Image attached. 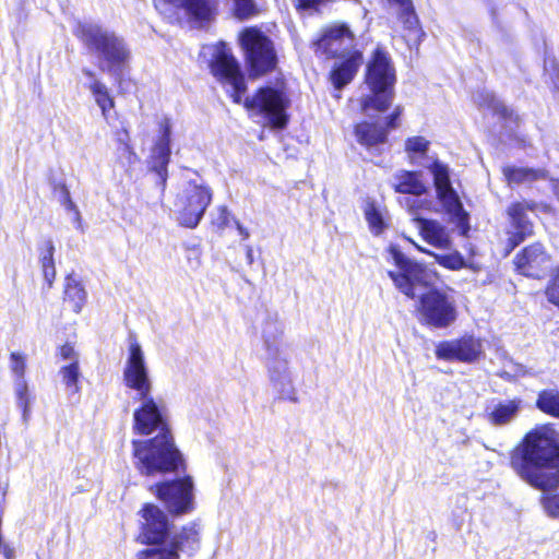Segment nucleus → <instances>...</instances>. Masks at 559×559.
<instances>
[{"label":"nucleus","instance_id":"nucleus-1","mask_svg":"<svg viewBox=\"0 0 559 559\" xmlns=\"http://www.w3.org/2000/svg\"><path fill=\"white\" fill-rule=\"evenodd\" d=\"M122 376L124 385L134 391L132 399L140 402V406L133 413V430L143 436L159 431L155 438L133 440L135 466L141 474L147 476L177 469L182 463V457L166 424V406L162 397L155 399L152 394L153 382L144 353L132 337Z\"/></svg>","mask_w":559,"mask_h":559},{"label":"nucleus","instance_id":"nucleus-2","mask_svg":"<svg viewBox=\"0 0 559 559\" xmlns=\"http://www.w3.org/2000/svg\"><path fill=\"white\" fill-rule=\"evenodd\" d=\"M512 469L528 485L542 489L559 486V432L545 425L526 433L512 451Z\"/></svg>","mask_w":559,"mask_h":559},{"label":"nucleus","instance_id":"nucleus-3","mask_svg":"<svg viewBox=\"0 0 559 559\" xmlns=\"http://www.w3.org/2000/svg\"><path fill=\"white\" fill-rule=\"evenodd\" d=\"M76 37L99 59V68L116 80L122 76L131 59V50L116 32L94 22H80L74 32Z\"/></svg>","mask_w":559,"mask_h":559},{"label":"nucleus","instance_id":"nucleus-4","mask_svg":"<svg viewBox=\"0 0 559 559\" xmlns=\"http://www.w3.org/2000/svg\"><path fill=\"white\" fill-rule=\"evenodd\" d=\"M395 81V70L388 53L377 49L367 64L366 84L370 94L362 98V111H385L393 100Z\"/></svg>","mask_w":559,"mask_h":559},{"label":"nucleus","instance_id":"nucleus-5","mask_svg":"<svg viewBox=\"0 0 559 559\" xmlns=\"http://www.w3.org/2000/svg\"><path fill=\"white\" fill-rule=\"evenodd\" d=\"M389 252L397 267L396 271H388L395 288L411 299L420 297L430 284L428 270L407 258L396 246H390Z\"/></svg>","mask_w":559,"mask_h":559},{"label":"nucleus","instance_id":"nucleus-6","mask_svg":"<svg viewBox=\"0 0 559 559\" xmlns=\"http://www.w3.org/2000/svg\"><path fill=\"white\" fill-rule=\"evenodd\" d=\"M213 192L210 187L195 180L188 181L175 202L179 225L195 228L211 204Z\"/></svg>","mask_w":559,"mask_h":559},{"label":"nucleus","instance_id":"nucleus-7","mask_svg":"<svg viewBox=\"0 0 559 559\" xmlns=\"http://www.w3.org/2000/svg\"><path fill=\"white\" fill-rule=\"evenodd\" d=\"M210 67L216 80L227 87V92L236 104H240L241 97L246 92L245 76L240 70L239 62L225 43H219L213 48Z\"/></svg>","mask_w":559,"mask_h":559},{"label":"nucleus","instance_id":"nucleus-8","mask_svg":"<svg viewBox=\"0 0 559 559\" xmlns=\"http://www.w3.org/2000/svg\"><path fill=\"white\" fill-rule=\"evenodd\" d=\"M240 41L250 75L259 76L275 68L277 56L273 43L262 32L248 28L241 34Z\"/></svg>","mask_w":559,"mask_h":559},{"label":"nucleus","instance_id":"nucleus-9","mask_svg":"<svg viewBox=\"0 0 559 559\" xmlns=\"http://www.w3.org/2000/svg\"><path fill=\"white\" fill-rule=\"evenodd\" d=\"M418 312L424 323L436 329L452 325L457 317L453 297L440 289H430L420 295Z\"/></svg>","mask_w":559,"mask_h":559},{"label":"nucleus","instance_id":"nucleus-10","mask_svg":"<svg viewBox=\"0 0 559 559\" xmlns=\"http://www.w3.org/2000/svg\"><path fill=\"white\" fill-rule=\"evenodd\" d=\"M427 168L433 176V183L439 200L445 211L455 219L461 234L466 235L469 229L468 214L464 211L460 198L451 185L448 166L436 159Z\"/></svg>","mask_w":559,"mask_h":559},{"label":"nucleus","instance_id":"nucleus-11","mask_svg":"<svg viewBox=\"0 0 559 559\" xmlns=\"http://www.w3.org/2000/svg\"><path fill=\"white\" fill-rule=\"evenodd\" d=\"M245 107L262 115L274 129H283L287 123L288 99L275 88L261 87L252 97L246 98Z\"/></svg>","mask_w":559,"mask_h":559},{"label":"nucleus","instance_id":"nucleus-12","mask_svg":"<svg viewBox=\"0 0 559 559\" xmlns=\"http://www.w3.org/2000/svg\"><path fill=\"white\" fill-rule=\"evenodd\" d=\"M266 366L273 389L282 400L298 402L286 353L281 347H270Z\"/></svg>","mask_w":559,"mask_h":559},{"label":"nucleus","instance_id":"nucleus-13","mask_svg":"<svg viewBox=\"0 0 559 559\" xmlns=\"http://www.w3.org/2000/svg\"><path fill=\"white\" fill-rule=\"evenodd\" d=\"M354 47V34L344 24L328 27L313 41L314 52L325 58H345L355 50Z\"/></svg>","mask_w":559,"mask_h":559},{"label":"nucleus","instance_id":"nucleus-14","mask_svg":"<svg viewBox=\"0 0 559 559\" xmlns=\"http://www.w3.org/2000/svg\"><path fill=\"white\" fill-rule=\"evenodd\" d=\"M158 498L174 514H183L193 509V483L190 476L156 486Z\"/></svg>","mask_w":559,"mask_h":559},{"label":"nucleus","instance_id":"nucleus-15","mask_svg":"<svg viewBox=\"0 0 559 559\" xmlns=\"http://www.w3.org/2000/svg\"><path fill=\"white\" fill-rule=\"evenodd\" d=\"M141 513L143 518L141 542L152 547L169 545L173 537H170L167 515L153 504H145Z\"/></svg>","mask_w":559,"mask_h":559},{"label":"nucleus","instance_id":"nucleus-16","mask_svg":"<svg viewBox=\"0 0 559 559\" xmlns=\"http://www.w3.org/2000/svg\"><path fill=\"white\" fill-rule=\"evenodd\" d=\"M483 343L473 335L440 342L436 346V356L448 361L474 362L483 355Z\"/></svg>","mask_w":559,"mask_h":559},{"label":"nucleus","instance_id":"nucleus-17","mask_svg":"<svg viewBox=\"0 0 559 559\" xmlns=\"http://www.w3.org/2000/svg\"><path fill=\"white\" fill-rule=\"evenodd\" d=\"M199 544V526L192 523L173 536L169 545L155 546L139 554V559H180L179 550H193Z\"/></svg>","mask_w":559,"mask_h":559},{"label":"nucleus","instance_id":"nucleus-18","mask_svg":"<svg viewBox=\"0 0 559 559\" xmlns=\"http://www.w3.org/2000/svg\"><path fill=\"white\" fill-rule=\"evenodd\" d=\"M516 271L527 277L539 278L551 267L550 255L539 242L525 247L514 258Z\"/></svg>","mask_w":559,"mask_h":559},{"label":"nucleus","instance_id":"nucleus-19","mask_svg":"<svg viewBox=\"0 0 559 559\" xmlns=\"http://www.w3.org/2000/svg\"><path fill=\"white\" fill-rule=\"evenodd\" d=\"M537 204L533 201H521L513 203L508 209V215L511 221V238L512 246L515 247L522 242L527 236L533 234V224L527 213H534Z\"/></svg>","mask_w":559,"mask_h":559},{"label":"nucleus","instance_id":"nucleus-20","mask_svg":"<svg viewBox=\"0 0 559 559\" xmlns=\"http://www.w3.org/2000/svg\"><path fill=\"white\" fill-rule=\"evenodd\" d=\"M522 405L523 401L519 397L512 400H492L485 409V418L495 427L507 426L518 418Z\"/></svg>","mask_w":559,"mask_h":559},{"label":"nucleus","instance_id":"nucleus-21","mask_svg":"<svg viewBox=\"0 0 559 559\" xmlns=\"http://www.w3.org/2000/svg\"><path fill=\"white\" fill-rule=\"evenodd\" d=\"M357 142L369 152H379V146L386 143L388 130L380 122L362 121L355 126Z\"/></svg>","mask_w":559,"mask_h":559},{"label":"nucleus","instance_id":"nucleus-22","mask_svg":"<svg viewBox=\"0 0 559 559\" xmlns=\"http://www.w3.org/2000/svg\"><path fill=\"white\" fill-rule=\"evenodd\" d=\"M413 221L423 239L439 249H450L451 238L448 229L437 221L414 216Z\"/></svg>","mask_w":559,"mask_h":559},{"label":"nucleus","instance_id":"nucleus-23","mask_svg":"<svg viewBox=\"0 0 559 559\" xmlns=\"http://www.w3.org/2000/svg\"><path fill=\"white\" fill-rule=\"evenodd\" d=\"M420 171L399 170L390 179V185L395 192L402 194L423 195L427 187L421 180Z\"/></svg>","mask_w":559,"mask_h":559},{"label":"nucleus","instance_id":"nucleus-24","mask_svg":"<svg viewBox=\"0 0 559 559\" xmlns=\"http://www.w3.org/2000/svg\"><path fill=\"white\" fill-rule=\"evenodd\" d=\"M342 59L331 73V80L336 90H341L354 79L362 62V53L359 50H354Z\"/></svg>","mask_w":559,"mask_h":559},{"label":"nucleus","instance_id":"nucleus-25","mask_svg":"<svg viewBox=\"0 0 559 559\" xmlns=\"http://www.w3.org/2000/svg\"><path fill=\"white\" fill-rule=\"evenodd\" d=\"M154 2L157 9L168 3L183 8L189 16L198 21H210L214 16V5L211 0H154Z\"/></svg>","mask_w":559,"mask_h":559},{"label":"nucleus","instance_id":"nucleus-26","mask_svg":"<svg viewBox=\"0 0 559 559\" xmlns=\"http://www.w3.org/2000/svg\"><path fill=\"white\" fill-rule=\"evenodd\" d=\"M502 174L509 186L532 185L539 180L548 178L547 170L543 168H528L518 166H504Z\"/></svg>","mask_w":559,"mask_h":559},{"label":"nucleus","instance_id":"nucleus-27","mask_svg":"<svg viewBox=\"0 0 559 559\" xmlns=\"http://www.w3.org/2000/svg\"><path fill=\"white\" fill-rule=\"evenodd\" d=\"M473 98L479 107L488 108L493 114L500 115L504 119H511L513 116V111L489 91H478Z\"/></svg>","mask_w":559,"mask_h":559},{"label":"nucleus","instance_id":"nucleus-28","mask_svg":"<svg viewBox=\"0 0 559 559\" xmlns=\"http://www.w3.org/2000/svg\"><path fill=\"white\" fill-rule=\"evenodd\" d=\"M88 88L94 96L97 106L100 108L103 117L109 121L110 110L115 107V100L109 94L108 87L99 80L88 84Z\"/></svg>","mask_w":559,"mask_h":559},{"label":"nucleus","instance_id":"nucleus-29","mask_svg":"<svg viewBox=\"0 0 559 559\" xmlns=\"http://www.w3.org/2000/svg\"><path fill=\"white\" fill-rule=\"evenodd\" d=\"M64 300L71 304L72 310L79 313L86 300V292L82 284L76 281L72 275L66 280Z\"/></svg>","mask_w":559,"mask_h":559},{"label":"nucleus","instance_id":"nucleus-30","mask_svg":"<svg viewBox=\"0 0 559 559\" xmlns=\"http://www.w3.org/2000/svg\"><path fill=\"white\" fill-rule=\"evenodd\" d=\"M536 407L544 414L559 418V389L542 390L536 399Z\"/></svg>","mask_w":559,"mask_h":559},{"label":"nucleus","instance_id":"nucleus-31","mask_svg":"<svg viewBox=\"0 0 559 559\" xmlns=\"http://www.w3.org/2000/svg\"><path fill=\"white\" fill-rule=\"evenodd\" d=\"M364 213L370 231L376 236L382 234L386 228V223L384 222L383 211L380 206L373 201H368L364 209Z\"/></svg>","mask_w":559,"mask_h":559},{"label":"nucleus","instance_id":"nucleus-32","mask_svg":"<svg viewBox=\"0 0 559 559\" xmlns=\"http://www.w3.org/2000/svg\"><path fill=\"white\" fill-rule=\"evenodd\" d=\"M55 246L51 239L45 241V249L40 252V264L44 280L51 287L56 278V267L53 261Z\"/></svg>","mask_w":559,"mask_h":559},{"label":"nucleus","instance_id":"nucleus-33","mask_svg":"<svg viewBox=\"0 0 559 559\" xmlns=\"http://www.w3.org/2000/svg\"><path fill=\"white\" fill-rule=\"evenodd\" d=\"M62 382L67 388L69 395H76L80 393L79 378L80 369L79 362L72 361L68 366H64L59 371Z\"/></svg>","mask_w":559,"mask_h":559},{"label":"nucleus","instance_id":"nucleus-34","mask_svg":"<svg viewBox=\"0 0 559 559\" xmlns=\"http://www.w3.org/2000/svg\"><path fill=\"white\" fill-rule=\"evenodd\" d=\"M283 334L282 323L277 321V319H269L264 322L262 329V336L264 341V345L266 352L270 350V347H280L278 338Z\"/></svg>","mask_w":559,"mask_h":559},{"label":"nucleus","instance_id":"nucleus-35","mask_svg":"<svg viewBox=\"0 0 559 559\" xmlns=\"http://www.w3.org/2000/svg\"><path fill=\"white\" fill-rule=\"evenodd\" d=\"M152 159H153V169L158 174V176L166 180L167 175V165L170 159V147L155 146L152 151Z\"/></svg>","mask_w":559,"mask_h":559},{"label":"nucleus","instance_id":"nucleus-36","mask_svg":"<svg viewBox=\"0 0 559 559\" xmlns=\"http://www.w3.org/2000/svg\"><path fill=\"white\" fill-rule=\"evenodd\" d=\"M415 246L419 251L433 255L436 261L440 265H442L447 269L460 270V269L464 267V265H465L464 258L457 251H454L452 253H447V254H436V253H431L430 251H428L417 245H415Z\"/></svg>","mask_w":559,"mask_h":559},{"label":"nucleus","instance_id":"nucleus-37","mask_svg":"<svg viewBox=\"0 0 559 559\" xmlns=\"http://www.w3.org/2000/svg\"><path fill=\"white\" fill-rule=\"evenodd\" d=\"M48 181L53 192L59 195V201L63 207L66 210H75V203L72 201L70 191L66 183L53 177H50Z\"/></svg>","mask_w":559,"mask_h":559},{"label":"nucleus","instance_id":"nucleus-38","mask_svg":"<svg viewBox=\"0 0 559 559\" xmlns=\"http://www.w3.org/2000/svg\"><path fill=\"white\" fill-rule=\"evenodd\" d=\"M429 144L430 142L424 136H411L405 141V151L413 160L414 155L424 156L429 148Z\"/></svg>","mask_w":559,"mask_h":559},{"label":"nucleus","instance_id":"nucleus-39","mask_svg":"<svg viewBox=\"0 0 559 559\" xmlns=\"http://www.w3.org/2000/svg\"><path fill=\"white\" fill-rule=\"evenodd\" d=\"M235 15L245 20L255 14L257 8L253 0H233Z\"/></svg>","mask_w":559,"mask_h":559},{"label":"nucleus","instance_id":"nucleus-40","mask_svg":"<svg viewBox=\"0 0 559 559\" xmlns=\"http://www.w3.org/2000/svg\"><path fill=\"white\" fill-rule=\"evenodd\" d=\"M171 123L168 118L159 122V135L155 146L170 147Z\"/></svg>","mask_w":559,"mask_h":559},{"label":"nucleus","instance_id":"nucleus-41","mask_svg":"<svg viewBox=\"0 0 559 559\" xmlns=\"http://www.w3.org/2000/svg\"><path fill=\"white\" fill-rule=\"evenodd\" d=\"M545 294L549 302L559 307V270L550 277Z\"/></svg>","mask_w":559,"mask_h":559},{"label":"nucleus","instance_id":"nucleus-42","mask_svg":"<svg viewBox=\"0 0 559 559\" xmlns=\"http://www.w3.org/2000/svg\"><path fill=\"white\" fill-rule=\"evenodd\" d=\"M11 359V371L15 379L25 378L26 362L25 357L20 353H12Z\"/></svg>","mask_w":559,"mask_h":559},{"label":"nucleus","instance_id":"nucleus-43","mask_svg":"<svg viewBox=\"0 0 559 559\" xmlns=\"http://www.w3.org/2000/svg\"><path fill=\"white\" fill-rule=\"evenodd\" d=\"M16 406L22 411V420L25 425L28 424L31 417V405L33 402V397L31 393L16 395Z\"/></svg>","mask_w":559,"mask_h":559},{"label":"nucleus","instance_id":"nucleus-44","mask_svg":"<svg viewBox=\"0 0 559 559\" xmlns=\"http://www.w3.org/2000/svg\"><path fill=\"white\" fill-rule=\"evenodd\" d=\"M217 215L213 218L212 223L219 230H223L227 226H229L231 221V215L228 209L225 205H221L216 209Z\"/></svg>","mask_w":559,"mask_h":559},{"label":"nucleus","instance_id":"nucleus-45","mask_svg":"<svg viewBox=\"0 0 559 559\" xmlns=\"http://www.w3.org/2000/svg\"><path fill=\"white\" fill-rule=\"evenodd\" d=\"M543 507L551 518H559V493L543 499Z\"/></svg>","mask_w":559,"mask_h":559},{"label":"nucleus","instance_id":"nucleus-46","mask_svg":"<svg viewBox=\"0 0 559 559\" xmlns=\"http://www.w3.org/2000/svg\"><path fill=\"white\" fill-rule=\"evenodd\" d=\"M118 151L123 156H126V158L128 159L129 164H132L133 160L136 157L134 152L132 151V147L126 141H123V140H120V144H119Z\"/></svg>","mask_w":559,"mask_h":559},{"label":"nucleus","instance_id":"nucleus-47","mask_svg":"<svg viewBox=\"0 0 559 559\" xmlns=\"http://www.w3.org/2000/svg\"><path fill=\"white\" fill-rule=\"evenodd\" d=\"M28 385L25 380V378L14 379V394L16 395H23L28 394Z\"/></svg>","mask_w":559,"mask_h":559},{"label":"nucleus","instance_id":"nucleus-48","mask_svg":"<svg viewBox=\"0 0 559 559\" xmlns=\"http://www.w3.org/2000/svg\"><path fill=\"white\" fill-rule=\"evenodd\" d=\"M60 356L63 358V359H68V360H71L72 361H78V358H76V354L74 352V348L69 345V344H66L63 345L61 348H60Z\"/></svg>","mask_w":559,"mask_h":559},{"label":"nucleus","instance_id":"nucleus-49","mask_svg":"<svg viewBox=\"0 0 559 559\" xmlns=\"http://www.w3.org/2000/svg\"><path fill=\"white\" fill-rule=\"evenodd\" d=\"M402 110L400 107H396L395 110L386 118L385 124L390 129L396 128V120L399 119Z\"/></svg>","mask_w":559,"mask_h":559},{"label":"nucleus","instance_id":"nucleus-50","mask_svg":"<svg viewBox=\"0 0 559 559\" xmlns=\"http://www.w3.org/2000/svg\"><path fill=\"white\" fill-rule=\"evenodd\" d=\"M68 211L72 212L74 214L73 222L75 224V227L79 230L84 231L83 224H82V217H81V214H80V211H79L78 206L75 205V210H68Z\"/></svg>","mask_w":559,"mask_h":559},{"label":"nucleus","instance_id":"nucleus-51","mask_svg":"<svg viewBox=\"0 0 559 559\" xmlns=\"http://www.w3.org/2000/svg\"><path fill=\"white\" fill-rule=\"evenodd\" d=\"M402 204L408 209L411 214H415V210L418 207V202L409 198H405Z\"/></svg>","mask_w":559,"mask_h":559},{"label":"nucleus","instance_id":"nucleus-52","mask_svg":"<svg viewBox=\"0 0 559 559\" xmlns=\"http://www.w3.org/2000/svg\"><path fill=\"white\" fill-rule=\"evenodd\" d=\"M234 222H235L236 228H237V230L239 231V234L241 235V237H242L243 239H248V238L250 237V234H249L248 229H247L246 227H243V226L240 224V222H238V221H236V219H234Z\"/></svg>","mask_w":559,"mask_h":559},{"label":"nucleus","instance_id":"nucleus-53","mask_svg":"<svg viewBox=\"0 0 559 559\" xmlns=\"http://www.w3.org/2000/svg\"><path fill=\"white\" fill-rule=\"evenodd\" d=\"M246 258H247L248 264L253 263V250L250 246L246 247Z\"/></svg>","mask_w":559,"mask_h":559},{"label":"nucleus","instance_id":"nucleus-54","mask_svg":"<svg viewBox=\"0 0 559 559\" xmlns=\"http://www.w3.org/2000/svg\"><path fill=\"white\" fill-rule=\"evenodd\" d=\"M83 74L90 79L91 83L97 80L95 73L88 69H83Z\"/></svg>","mask_w":559,"mask_h":559}]
</instances>
